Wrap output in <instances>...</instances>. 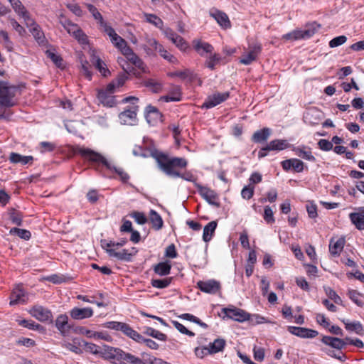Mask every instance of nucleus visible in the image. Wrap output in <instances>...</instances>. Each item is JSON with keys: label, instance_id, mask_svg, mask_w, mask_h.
Here are the masks:
<instances>
[{"label": "nucleus", "instance_id": "f257e3e1", "mask_svg": "<svg viewBox=\"0 0 364 364\" xmlns=\"http://www.w3.org/2000/svg\"><path fill=\"white\" fill-rule=\"evenodd\" d=\"M151 156L154 158L159 168L167 176L172 178H181L188 181H193L194 176L189 171L181 173L178 169L185 168L188 162L184 158H170L157 150L151 151Z\"/></svg>", "mask_w": 364, "mask_h": 364}, {"label": "nucleus", "instance_id": "f03ea898", "mask_svg": "<svg viewBox=\"0 0 364 364\" xmlns=\"http://www.w3.org/2000/svg\"><path fill=\"white\" fill-rule=\"evenodd\" d=\"M77 153L82 158L93 163H100L106 166L107 168L114 171L119 175L122 181L124 182L129 179V175L123 170L122 168L117 167L112 165L100 153H97L90 149L85 147H79L77 149Z\"/></svg>", "mask_w": 364, "mask_h": 364}, {"label": "nucleus", "instance_id": "7ed1b4c3", "mask_svg": "<svg viewBox=\"0 0 364 364\" xmlns=\"http://www.w3.org/2000/svg\"><path fill=\"white\" fill-rule=\"evenodd\" d=\"M100 243L102 247L109 257L117 258L118 260L121 261L131 262L133 256L138 252L136 247H132L130 250L123 249L117 252L113 248V241L111 240L107 241L106 240H102Z\"/></svg>", "mask_w": 364, "mask_h": 364}, {"label": "nucleus", "instance_id": "20e7f679", "mask_svg": "<svg viewBox=\"0 0 364 364\" xmlns=\"http://www.w3.org/2000/svg\"><path fill=\"white\" fill-rule=\"evenodd\" d=\"M17 89L9 86L5 82H0V107L9 108L16 105L15 95Z\"/></svg>", "mask_w": 364, "mask_h": 364}, {"label": "nucleus", "instance_id": "39448f33", "mask_svg": "<svg viewBox=\"0 0 364 364\" xmlns=\"http://www.w3.org/2000/svg\"><path fill=\"white\" fill-rule=\"evenodd\" d=\"M320 26L316 22H313L308 24L304 30H294L284 35L283 38L291 41L309 38L318 31Z\"/></svg>", "mask_w": 364, "mask_h": 364}, {"label": "nucleus", "instance_id": "423d86ee", "mask_svg": "<svg viewBox=\"0 0 364 364\" xmlns=\"http://www.w3.org/2000/svg\"><path fill=\"white\" fill-rule=\"evenodd\" d=\"M230 97L229 92H215L209 95L203 103L201 108L210 109L217 106L218 105L225 102Z\"/></svg>", "mask_w": 364, "mask_h": 364}, {"label": "nucleus", "instance_id": "0eeeda50", "mask_svg": "<svg viewBox=\"0 0 364 364\" xmlns=\"http://www.w3.org/2000/svg\"><path fill=\"white\" fill-rule=\"evenodd\" d=\"M196 287L201 291L210 294H215L218 292H220L221 289V284L220 282L215 279L198 281L196 284Z\"/></svg>", "mask_w": 364, "mask_h": 364}, {"label": "nucleus", "instance_id": "6e6552de", "mask_svg": "<svg viewBox=\"0 0 364 364\" xmlns=\"http://www.w3.org/2000/svg\"><path fill=\"white\" fill-rule=\"evenodd\" d=\"M223 312L228 318L238 322H243L250 319L248 313L236 307L223 308Z\"/></svg>", "mask_w": 364, "mask_h": 364}, {"label": "nucleus", "instance_id": "1a4fd4ad", "mask_svg": "<svg viewBox=\"0 0 364 364\" xmlns=\"http://www.w3.org/2000/svg\"><path fill=\"white\" fill-rule=\"evenodd\" d=\"M117 87H116V82H113L112 81L108 84L106 87L105 90H102L98 92V98L100 102L105 105H107L109 107H112L114 104L113 97L109 95L114 93Z\"/></svg>", "mask_w": 364, "mask_h": 364}, {"label": "nucleus", "instance_id": "9d476101", "mask_svg": "<svg viewBox=\"0 0 364 364\" xmlns=\"http://www.w3.org/2000/svg\"><path fill=\"white\" fill-rule=\"evenodd\" d=\"M138 106L133 105L129 109H125L119 114V118L122 124L133 125L136 122V113Z\"/></svg>", "mask_w": 364, "mask_h": 364}, {"label": "nucleus", "instance_id": "9b49d317", "mask_svg": "<svg viewBox=\"0 0 364 364\" xmlns=\"http://www.w3.org/2000/svg\"><path fill=\"white\" fill-rule=\"evenodd\" d=\"M198 192L200 195L204 198L209 204L214 205L216 208L220 206L218 196L213 191L207 187L198 186Z\"/></svg>", "mask_w": 364, "mask_h": 364}, {"label": "nucleus", "instance_id": "f8f14e48", "mask_svg": "<svg viewBox=\"0 0 364 364\" xmlns=\"http://www.w3.org/2000/svg\"><path fill=\"white\" fill-rule=\"evenodd\" d=\"M288 331L303 338H313L318 335L317 331L304 327L288 326Z\"/></svg>", "mask_w": 364, "mask_h": 364}, {"label": "nucleus", "instance_id": "ddd939ff", "mask_svg": "<svg viewBox=\"0 0 364 364\" xmlns=\"http://www.w3.org/2000/svg\"><path fill=\"white\" fill-rule=\"evenodd\" d=\"M15 12L20 16H21L26 23V24H32L33 18L31 17L29 13L27 11L24 6L22 4L20 0H8Z\"/></svg>", "mask_w": 364, "mask_h": 364}, {"label": "nucleus", "instance_id": "4468645a", "mask_svg": "<svg viewBox=\"0 0 364 364\" xmlns=\"http://www.w3.org/2000/svg\"><path fill=\"white\" fill-rule=\"evenodd\" d=\"M262 47L260 44L256 43L250 47V50L244 53L240 62L244 65H250L253 61L256 60L258 55L261 53Z\"/></svg>", "mask_w": 364, "mask_h": 364}, {"label": "nucleus", "instance_id": "2eb2a0df", "mask_svg": "<svg viewBox=\"0 0 364 364\" xmlns=\"http://www.w3.org/2000/svg\"><path fill=\"white\" fill-rule=\"evenodd\" d=\"M31 314L40 321H52L51 311L41 306H34L31 310Z\"/></svg>", "mask_w": 364, "mask_h": 364}, {"label": "nucleus", "instance_id": "dca6fc26", "mask_svg": "<svg viewBox=\"0 0 364 364\" xmlns=\"http://www.w3.org/2000/svg\"><path fill=\"white\" fill-rule=\"evenodd\" d=\"M164 33L166 36L172 41L181 50H186L188 47L186 41L179 35L176 33L172 29L167 28L165 30Z\"/></svg>", "mask_w": 364, "mask_h": 364}, {"label": "nucleus", "instance_id": "f3484780", "mask_svg": "<svg viewBox=\"0 0 364 364\" xmlns=\"http://www.w3.org/2000/svg\"><path fill=\"white\" fill-rule=\"evenodd\" d=\"M93 309L90 307L78 308L75 307L70 311V316L75 320H82L90 318L93 316Z\"/></svg>", "mask_w": 364, "mask_h": 364}, {"label": "nucleus", "instance_id": "a211bd4d", "mask_svg": "<svg viewBox=\"0 0 364 364\" xmlns=\"http://www.w3.org/2000/svg\"><path fill=\"white\" fill-rule=\"evenodd\" d=\"M27 297L24 290L21 286H17L11 292L10 296V305L14 306L26 302Z\"/></svg>", "mask_w": 364, "mask_h": 364}, {"label": "nucleus", "instance_id": "6ab92c4d", "mask_svg": "<svg viewBox=\"0 0 364 364\" xmlns=\"http://www.w3.org/2000/svg\"><path fill=\"white\" fill-rule=\"evenodd\" d=\"M358 213H351L349 218L351 223L360 230H364V207L358 208Z\"/></svg>", "mask_w": 364, "mask_h": 364}, {"label": "nucleus", "instance_id": "aec40b11", "mask_svg": "<svg viewBox=\"0 0 364 364\" xmlns=\"http://www.w3.org/2000/svg\"><path fill=\"white\" fill-rule=\"evenodd\" d=\"M146 119L149 124H154L161 121L162 114L156 107L149 105L146 107Z\"/></svg>", "mask_w": 364, "mask_h": 364}, {"label": "nucleus", "instance_id": "412c9836", "mask_svg": "<svg viewBox=\"0 0 364 364\" xmlns=\"http://www.w3.org/2000/svg\"><path fill=\"white\" fill-rule=\"evenodd\" d=\"M161 100L168 102H178L181 100V88L178 85H173L169 91L168 95L163 96Z\"/></svg>", "mask_w": 364, "mask_h": 364}, {"label": "nucleus", "instance_id": "4be33fe9", "mask_svg": "<svg viewBox=\"0 0 364 364\" xmlns=\"http://www.w3.org/2000/svg\"><path fill=\"white\" fill-rule=\"evenodd\" d=\"M32 24H26L27 27L30 28V32L32 33L35 39L39 44H43L46 41V38L43 32L41 27L35 22L33 19Z\"/></svg>", "mask_w": 364, "mask_h": 364}, {"label": "nucleus", "instance_id": "5701e85b", "mask_svg": "<svg viewBox=\"0 0 364 364\" xmlns=\"http://www.w3.org/2000/svg\"><path fill=\"white\" fill-rule=\"evenodd\" d=\"M345 242L343 237L338 238L336 241L331 239L329 243L330 253L333 256H338L344 247Z\"/></svg>", "mask_w": 364, "mask_h": 364}, {"label": "nucleus", "instance_id": "b1692460", "mask_svg": "<svg viewBox=\"0 0 364 364\" xmlns=\"http://www.w3.org/2000/svg\"><path fill=\"white\" fill-rule=\"evenodd\" d=\"M59 22L63 26V28L66 29V31L73 36L80 30V28L77 24L71 22V21L68 19L63 15L60 16Z\"/></svg>", "mask_w": 364, "mask_h": 364}, {"label": "nucleus", "instance_id": "393cba45", "mask_svg": "<svg viewBox=\"0 0 364 364\" xmlns=\"http://www.w3.org/2000/svg\"><path fill=\"white\" fill-rule=\"evenodd\" d=\"M68 318L65 314H60L55 320V326L63 336L70 330Z\"/></svg>", "mask_w": 364, "mask_h": 364}, {"label": "nucleus", "instance_id": "a878e982", "mask_svg": "<svg viewBox=\"0 0 364 364\" xmlns=\"http://www.w3.org/2000/svg\"><path fill=\"white\" fill-rule=\"evenodd\" d=\"M210 15L223 28H228L230 27V21L225 13L216 10L214 13H211Z\"/></svg>", "mask_w": 364, "mask_h": 364}, {"label": "nucleus", "instance_id": "bb28decb", "mask_svg": "<svg viewBox=\"0 0 364 364\" xmlns=\"http://www.w3.org/2000/svg\"><path fill=\"white\" fill-rule=\"evenodd\" d=\"M321 113L316 109H309L304 115V120L306 123L314 125L318 124L320 122Z\"/></svg>", "mask_w": 364, "mask_h": 364}, {"label": "nucleus", "instance_id": "cd10ccee", "mask_svg": "<svg viewBox=\"0 0 364 364\" xmlns=\"http://www.w3.org/2000/svg\"><path fill=\"white\" fill-rule=\"evenodd\" d=\"M271 132H272L269 128H263L253 134L252 140L255 143H262L265 141L271 135Z\"/></svg>", "mask_w": 364, "mask_h": 364}, {"label": "nucleus", "instance_id": "c85d7f7f", "mask_svg": "<svg viewBox=\"0 0 364 364\" xmlns=\"http://www.w3.org/2000/svg\"><path fill=\"white\" fill-rule=\"evenodd\" d=\"M193 47L200 55L211 53L213 50V47L210 43L198 40L193 41Z\"/></svg>", "mask_w": 364, "mask_h": 364}, {"label": "nucleus", "instance_id": "c756f323", "mask_svg": "<svg viewBox=\"0 0 364 364\" xmlns=\"http://www.w3.org/2000/svg\"><path fill=\"white\" fill-rule=\"evenodd\" d=\"M9 160L14 164L20 163L22 165H26L31 163L33 161V157L32 156H22L19 154L11 152Z\"/></svg>", "mask_w": 364, "mask_h": 364}, {"label": "nucleus", "instance_id": "7c9ffc66", "mask_svg": "<svg viewBox=\"0 0 364 364\" xmlns=\"http://www.w3.org/2000/svg\"><path fill=\"white\" fill-rule=\"evenodd\" d=\"M296 154L299 156L300 158H302L303 159L309 161H316V158L313 156L310 148H306L305 146L303 147H296L293 149Z\"/></svg>", "mask_w": 364, "mask_h": 364}, {"label": "nucleus", "instance_id": "2f4dec72", "mask_svg": "<svg viewBox=\"0 0 364 364\" xmlns=\"http://www.w3.org/2000/svg\"><path fill=\"white\" fill-rule=\"evenodd\" d=\"M342 322L345 325V328L348 331L355 332L358 335L363 334V325L359 321L350 322L347 319H342Z\"/></svg>", "mask_w": 364, "mask_h": 364}, {"label": "nucleus", "instance_id": "473e14b6", "mask_svg": "<svg viewBox=\"0 0 364 364\" xmlns=\"http://www.w3.org/2000/svg\"><path fill=\"white\" fill-rule=\"evenodd\" d=\"M149 220L152 224L153 228L159 230L164 225V221L161 215L154 210H151L149 213Z\"/></svg>", "mask_w": 364, "mask_h": 364}, {"label": "nucleus", "instance_id": "72a5a7b5", "mask_svg": "<svg viewBox=\"0 0 364 364\" xmlns=\"http://www.w3.org/2000/svg\"><path fill=\"white\" fill-rule=\"evenodd\" d=\"M225 346V341L223 338H217L207 346L210 354L217 353L222 351Z\"/></svg>", "mask_w": 364, "mask_h": 364}, {"label": "nucleus", "instance_id": "f704fd0d", "mask_svg": "<svg viewBox=\"0 0 364 364\" xmlns=\"http://www.w3.org/2000/svg\"><path fill=\"white\" fill-rule=\"evenodd\" d=\"M217 222L216 221H211L210 223H208L205 227H204V229H203V240L205 241V242H209L214 232H215V230L217 228Z\"/></svg>", "mask_w": 364, "mask_h": 364}, {"label": "nucleus", "instance_id": "c9c22d12", "mask_svg": "<svg viewBox=\"0 0 364 364\" xmlns=\"http://www.w3.org/2000/svg\"><path fill=\"white\" fill-rule=\"evenodd\" d=\"M290 146L286 139H275L268 144V149L271 151H282Z\"/></svg>", "mask_w": 364, "mask_h": 364}, {"label": "nucleus", "instance_id": "e433bc0d", "mask_svg": "<svg viewBox=\"0 0 364 364\" xmlns=\"http://www.w3.org/2000/svg\"><path fill=\"white\" fill-rule=\"evenodd\" d=\"M168 76L170 77H178L182 80L188 79V81L193 82L196 77V75L191 70L186 69L183 71H176L173 73H169Z\"/></svg>", "mask_w": 364, "mask_h": 364}, {"label": "nucleus", "instance_id": "4c0bfd02", "mask_svg": "<svg viewBox=\"0 0 364 364\" xmlns=\"http://www.w3.org/2000/svg\"><path fill=\"white\" fill-rule=\"evenodd\" d=\"M105 358L107 359H116L117 360H120V355L122 353V350L118 348H114L110 346H105Z\"/></svg>", "mask_w": 364, "mask_h": 364}, {"label": "nucleus", "instance_id": "58836bf2", "mask_svg": "<svg viewBox=\"0 0 364 364\" xmlns=\"http://www.w3.org/2000/svg\"><path fill=\"white\" fill-rule=\"evenodd\" d=\"M171 269V266L168 262H159L154 266V270L160 276H166L170 274Z\"/></svg>", "mask_w": 364, "mask_h": 364}, {"label": "nucleus", "instance_id": "ea45409f", "mask_svg": "<svg viewBox=\"0 0 364 364\" xmlns=\"http://www.w3.org/2000/svg\"><path fill=\"white\" fill-rule=\"evenodd\" d=\"M124 335L129 337L136 342L138 339H141V334L134 331L129 324L124 323L122 330L120 331Z\"/></svg>", "mask_w": 364, "mask_h": 364}, {"label": "nucleus", "instance_id": "a19ab883", "mask_svg": "<svg viewBox=\"0 0 364 364\" xmlns=\"http://www.w3.org/2000/svg\"><path fill=\"white\" fill-rule=\"evenodd\" d=\"M118 355H120V360H125L130 364H142L141 358L136 357L129 353H126L124 350H122V353Z\"/></svg>", "mask_w": 364, "mask_h": 364}, {"label": "nucleus", "instance_id": "79ce46f5", "mask_svg": "<svg viewBox=\"0 0 364 364\" xmlns=\"http://www.w3.org/2000/svg\"><path fill=\"white\" fill-rule=\"evenodd\" d=\"M9 219L13 224L18 226L22 225L23 214L21 212L16 210L14 208L11 209L9 212Z\"/></svg>", "mask_w": 364, "mask_h": 364}, {"label": "nucleus", "instance_id": "37998d69", "mask_svg": "<svg viewBox=\"0 0 364 364\" xmlns=\"http://www.w3.org/2000/svg\"><path fill=\"white\" fill-rule=\"evenodd\" d=\"M144 333L151 336L159 341H166L167 340V336L159 331L155 330L151 327H146Z\"/></svg>", "mask_w": 364, "mask_h": 364}, {"label": "nucleus", "instance_id": "c03bdc74", "mask_svg": "<svg viewBox=\"0 0 364 364\" xmlns=\"http://www.w3.org/2000/svg\"><path fill=\"white\" fill-rule=\"evenodd\" d=\"M93 64L99 72L105 77L110 74V71L107 68L105 63L99 58H93Z\"/></svg>", "mask_w": 364, "mask_h": 364}, {"label": "nucleus", "instance_id": "a18cd8bd", "mask_svg": "<svg viewBox=\"0 0 364 364\" xmlns=\"http://www.w3.org/2000/svg\"><path fill=\"white\" fill-rule=\"evenodd\" d=\"M161 45L154 38H148L146 44L144 46V49L148 55H151L154 51H157Z\"/></svg>", "mask_w": 364, "mask_h": 364}, {"label": "nucleus", "instance_id": "49530a36", "mask_svg": "<svg viewBox=\"0 0 364 364\" xmlns=\"http://www.w3.org/2000/svg\"><path fill=\"white\" fill-rule=\"evenodd\" d=\"M10 235H16L20 238L25 240H28L31 237L30 231L25 229H20L18 228H12L9 231Z\"/></svg>", "mask_w": 364, "mask_h": 364}, {"label": "nucleus", "instance_id": "de8ad7c7", "mask_svg": "<svg viewBox=\"0 0 364 364\" xmlns=\"http://www.w3.org/2000/svg\"><path fill=\"white\" fill-rule=\"evenodd\" d=\"M347 295L350 299L354 302L357 306L362 307L364 306V302L360 299L362 296L360 293L354 289H349L347 292Z\"/></svg>", "mask_w": 364, "mask_h": 364}, {"label": "nucleus", "instance_id": "09e8293b", "mask_svg": "<svg viewBox=\"0 0 364 364\" xmlns=\"http://www.w3.org/2000/svg\"><path fill=\"white\" fill-rule=\"evenodd\" d=\"M86 7L87 8L88 11L92 14L94 18L97 21V23L100 25H102L104 22H105L103 19V17L102 14L99 12L97 9L92 4H86Z\"/></svg>", "mask_w": 364, "mask_h": 364}, {"label": "nucleus", "instance_id": "8fccbe9b", "mask_svg": "<svg viewBox=\"0 0 364 364\" xmlns=\"http://www.w3.org/2000/svg\"><path fill=\"white\" fill-rule=\"evenodd\" d=\"M127 59L139 69L144 71L145 65L142 60L134 52Z\"/></svg>", "mask_w": 364, "mask_h": 364}, {"label": "nucleus", "instance_id": "3c124183", "mask_svg": "<svg viewBox=\"0 0 364 364\" xmlns=\"http://www.w3.org/2000/svg\"><path fill=\"white\" fill-rule=\"evenodd\" d=\"M17 322L20 326L31 330H41L43 328L40 324L36 323L32 320L21 319L17 320Z\"/></svg>", "mask_w": 364, "mask_h": 364}, {"label": "nucleus", "instance_id": "603ef678", "mask_svg": "<svg viewBox=\"0 0 364 364\" xmlns=\"http://www.w3.org/2000/svg\"><path fill=\"white\" fill-rule=\"evenodd\" d=\"M172 278H165V279H151V285L158 289H164L167 287L171 282Z\"/></svg>", "mask_w": 364, "mask_h": 364}, {"label": "nucleus", "instance_id": "864d4df0", "mask_svg": "<svg viewBox=\"0 0 364 364\" xmlns=\"http://www.w3.org/2000/svg\"><path fill=\"white\" fill-rule=\"evenodd\" d=\"M80 346H83L86 351L90 352L92 354H99L100 353V347L94 343H88L85 341H82L81 343H79Z\"/></svg>", "mask_w": 364, "mask_h": 364}, {"label": "nucleus", "instance_id": "5fc2aeb1", "mask_svg": "<svg viewBox=\"0 0 364 364\" xmlns=\"http://www.w3.org/2000/svg\"><path fill=\"white\" fill-rule=\"evenodd\" d=\"M145 16H146V20L154 25L156 27L159 28H161L162 26H163V21L159 18L157 16H156L155 14H145Z\"/></svg>", "mask_w": 364, "mask_h": 364}, {"label": "nucleus", "instance_id": "6e6d98bb", "mask_svg": "<svg viewBox=\"0 0 364 364\" xmlns=\"http://www.w3.org/2000/svg\"><path fill=\"white\" fill-rule=\"evenodd\" d=\"M325 291L328 296L333 300L336 304L342 305L343 301L337 293L330 287L325 288Z\"/></svg>", "mask_w": 364, "mask_h": 364}, {"label": "nucleus", "instance_id": "4d7b16f0", "mask_svg": "<svg viewBox=\"0 0 364 364\" xmlns=\"http://www.w3.org/2000/svg\"><path fill=\"white\" fill-rule=\"evenodd\" d=\"M47 56L50 58V60L55 63V65L58 68H63V58L58 54L47 50L46 51Z\"/></svg>", "mask_w": 364, "mask_h": 364}, {"label": "nucleus", "instance_id": "13d9d810", "mask_svg": "<svg viewBox=\"0 0 364 364\" xmlns=\"http://www.w3.org/2000/svg\"><path fill=\"white\" fill-rule=\"evenodd\" d=\"M145 85L146 87L151 88L152 91L155 93H158L162 90V84L152 79L146 80Z\"/></svg>", "mask_w": 364, "mask_h": 364}, {"label": "nucleus", "instance_id": "bf43d9fd", "mask_svg": "<svg viewBox=\"0 0 364 364\" xmlns=\"http://www.w3.org/2000/svg\"><path fill=\"white\" fill-rule=\"evenodd\" d=\"M263 217H264V220L268 224H272L275 221L273 211L269 205H267L264 207Z\"/></svg>", "mask_w": 364, "mask_h": 364}, {"label": "nucleus", "instance_id": "052dcab7", "mask_svg": "<svg viewBox=\"0 0 364 364\" xmlns=\"http://www.w3.org/2000/svg\"><path fill=\"white\" fill-rule=\"evenodd\" d=\"M45 279L53 284H61L66 282V277L63 274H52L46 277Z\"/></svg>", "mask_w": 364, "mask_h": 364}, {"label": "nucleus", "instance_id": "680f3d73", "mask_svg": "<svg viewBox=\"0 0 364 364\" xmlns=\"http://www.w3.org/2000/svg\"><path fill=\"white\" fill-rule=\"evenodd\" d=\"M174 327L181 333L188 335V336L193 337L195 336V333L189 330H188L183 324L181 323L173 321H172Z\"/></svg>", "mask_w": 364, "mask_h": 364}, {"label": "nucleus", "instance_id": "e2e57ef3", "mask_svg": "<svg viewBox=\"0 0 364 364\" xmlns=\"http://www.w3.org/2000/svg\"><path fill=\"white\" fill-rule=\"evenodd\" d=\"M141 340L138 339L136 341V342L139 343H144L148 348H149L152 350H157L159 348V344L157 343H156L154 341H153L150 338H145L141 335Z\"/></svg>", "mask_w": 364, "mask_h": 364}, {"label": "nucleus", "instance_id": "0e129e2a", "mask_svg": "<svg viewBox=\"0 0 364 364\" xmlns=\"http://www.w3.org/2000/svg\"><path fill=\"white\" fill-rule=\"evenodd\" d=\"M220 60V57L218 54H214L205 61V66L213 70L215 69V65L219 63Z\"/></svg>", "mask_w": 364, "mask_h": 364}, {"label": "nucleus", "instance_id": "69168bd1", "mask_svg": "<svg viewBox=\"0 0 364 364\" xmlns=\"http://www.w3.org/2000/svg\"><path fill=\"white\" fill-rule=\"evenodd\" d=\"M130 216L133 218L135 221L139 225H144L146 223L147 219L143 213L134 211L130 214Z\"/></svg>", "mask_w": 364, "mask_h": 364}, {"label": "nucleus", "instance_id": "338daca9", "mask_svg": "<svg viewBox=\"0 0 364 364\" xmlns=\"http://www.w3.org/2000/svg\"><path fill=\"white\" fill-rule=\"evenodd\" d=\"M346 41H347V37L346 36H339L338 37L333 38L331 41H330L329 46L331 48H336V47L343 45V43H345L346 42Z\"/></svg>", "mask_w": 364, "mask_h": 364}, {"label": "nucleus", "instance_id": "774afa93", "mask_svg": "<svg viewBox=\"0 0 364 364\" xmlns=\"http://www.w3.org/2000/svg\"><path fill=\"white\" fill-rule=\"evenodd\" d=\"M128 79V73L124 70V73H122L118 75L117 77L112 80L113 82H116V87L119 88L123 86L126 80Z\"/></svg>", "mask_w": 364, "mask_h": 364}]
</instances>
